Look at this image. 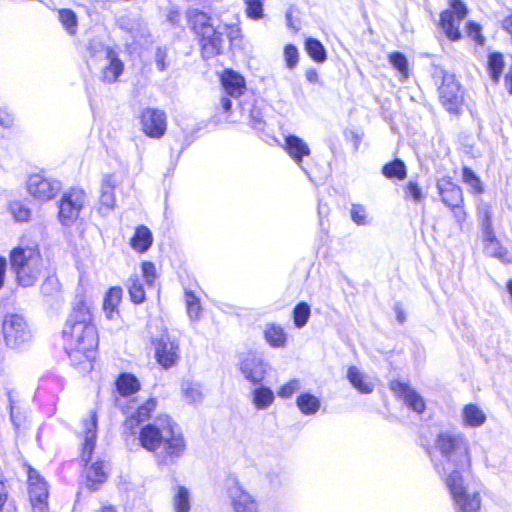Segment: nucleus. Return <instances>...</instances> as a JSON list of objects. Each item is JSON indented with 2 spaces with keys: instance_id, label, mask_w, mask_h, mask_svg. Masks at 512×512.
<instances>
[{
  "instance_id": "obj_1",
  "label": "nucleus",
  "mask_w": 512,
  "mask_h": 512,
  "mask_svg": "<svg viewBox=\"0 0 512 512\" xmlns=\"http://www.w3.org/2000/svg\"><path fill=\"white\" fill-rule=\"evenodd\" d=\"M443 461L438 468L444 477L457 512H478L482 499L480 492L464 485L463 473L471 469V445L461 433L441 432L435 441Z\"/></svg>"
},
{
  "instance_id": "obj_2",
  "label": "nucleus",
  "mask_w": 512,
  "mask_h": 512,
  "mask_svg": "<svg viewBox=\"0 0 512 512\" xmlns=\"http://www.w3.org/2000/svg\"><path fill=\"white\" fill-rule=\"evenodd\" d=\"M141 447L153 452L159 465H171L186 452V441L177 425L167 415L158 416L139 432Z\"/></svg>"
},
{
  "instance_id": "obj_3",
  "label": "nucleus",
  "mask_w": 512,
  "mask_h": 512,
  "mask_svg": "<svg viewBox=\"0 0 512 512\" xmlns=\"http://www.w3.org/2000/svg\"><path fill=\"white\" fill-rule=\"evenodd\" d=\"M64 340L75 352H93L97 349L99 338L88 305L79 300L72 308L63 331Z\"/></svg>"
},
{
  "instance_id": "obj_4",
  "label": "nucleus",
  "mask_w": 512,
  "mask_h": 512,
  "mask_svg": "<svg viewBox=\"0 0 512 512\" xmlns=\"http://www.w3.org/2000/svg\"><path fill=\"white\" fill-rule=\"evenodd\" d=\"M83 434L81 461L85 463V484L88 489L96 491L108 478V466L100 460L92 461L97 438V416L94 411L83 421Z\"/></svg>"
},
{
  "instance_id": "obj_5",
  "label": "nucleus",
  "mask_w": 512,
  "mask_h": 512,
  "mask_svg": "<svg viewBox=\"0 0 512 512\" xmlns=\"http://www.w3.org/2000/svg\"><path fill=\"white\" fill-rule=\"evenodd\" d=\"M9 259L18 285L31 287L37 282L42 270V257L36 245L13 248Z\"/></svg>"
},
{
  "instance_id": "obj_6",
  "label": "nucleus",
  "mask_w": 512,
  "mask_h": 512,
  "mask_svg": "<svg viewBox=\"0 0 512 512\" xmlns=\"http://www.w3.org/2000/svg\"><path fill=\"white\" fill-rule=\"evenodd\" d=\"M91 61L99 65V78L102 82L112 84L118 81L124 71V63L118 54L108 46L101 43L95 47L90 46Z\"/></svg>"
},
{
  "instance_id": "obj_7",
  "label": "nucleus",
  "mask_w": 512,
  "mask_h": 512,
  "mask_svg": "<svg viewBox=\"0 0 512 512\" xmlns=\"http://www.w3.org/2000/svg\"><path fill=\"white\" fill-rule=\"evenodd\" d=\"M2 332L5 343L10 349H17L21 344L32 338L31 330L23 315L7 313L2 322Z\"/></svg>"
},
{
  "instance_id": "obj_8",
  "label": "nucleus",
  "mask_w": 512,
  "mask_h": 512,
  "mask_svg": "<svg viewBox=\"0 0 512 512\" xmlns=\"http://www.w3.org/2000/svg\"><path fill=\"white\" fill-rule=\"evenodd\" d=\"M467 7L461 0H451L450 8L440 15L439 26L450 41L462 38L460 25L467 16Z\"/></svg>"
},
{
  "instance_id": "obj_9",
  "label": "nucleus",
  "mask_w": 512,
  "mask_h": 512,
  "mask_svg": "<svg viewBox=\"0 0 512 512\" xmlns=\"http://www.w3.org/2000/svg\"><path fill=\"white\" fill-rule=\"evenodd\" d=\"M86 202V193L79 188L65 192L59 201L58 219L63 226H71L79 217Z\"/></svg>"
},
{
  "instance_id": "obj_10",
  "label": "nucleus",
  "mask_w": 512,
  "mask_h": 512,
  "mask_svg": "<svg viewBox=\"0 0 512 512\" xmlns=\"http://www.w3.org/2000/svg\"><path fill=\"white\" fill-rule=\"evenodd\" d=\"M28 496L32 512H50L49 488L45 479L33 468L28 470Z\"/></svg>"
},
{
  "instance_id": "obj_11",
  "label": "nucleus",
  "mask_w": 512,
  "mask_h": 512,
  "mask_svg": "<svg viewBox=\"0 0 512 512\" xmlns=\"http://www.w3.org/2000/svg\"><path fill=\"white\" fill-rule=\"evenodd\" d=\"M226 493L233 512H259L257 500L236 478L228 480Z\"/></svg>"
},
{
  "instance_id": "obj_12",
  "label": "nucleus",
  "mask_w": 512,
  "mask_h": 512,
  "mask_svg": "<svg viewBox=\"0 0 512 512\" xmlns=\"http://www.w3.org/2000/svg\"><path fill=\"white\" fill-rule=\"evenodd\" d=\"M439 97L442 105L450 113H458L463 102V95L458 81L452 74H444L439 87Z\"/></svg>"
},
{
  "instance_id": "obj_13",
  "label": "nucleus",
  "mask_w": 512,
  "mask_h": 512,
  "mask_svg": "<svg viewBox=\"0 0 512 512\" xmlns=\"http://www.w3.org/2000/svg\"><path fill=\"white\" fill-rule=\"evenodd\" d=\"M481 227L484 242V253L489 257L500 260L501 262H508V251L501 245L500 241L494 234L491 215L488 210L484 211Z\"/></svg>"
},
{
  "instance_id": "obj_14",
  "label": "nucleus",
  "mask_w": 512,
  "mask_h": 512,
  "mask_svg": "<svg viewBox=\"0 0 512 512\" xmlns=\"http://www.w3.org/2000/svg\"><path fill=\"white\" fill-rule=\"evenodd\" d=\"M61 189V183L56 180L44 178L40 174L31 175L27 181L28 193L38 201L53 199Z\"/></svg>"
},
{
  "instance_id": "obj_15",
  "label": "nucleus",
  "mask_w": 512,
  "mask_h": 512,
  "mask_svg": "<svg viewBox=\"0 0 512 512\" xmlns=\"http://www.w3.org/2000/svg\"><path fill=\"white\" fill-rule=\"evenodd\" d=\"M140 122L143 132L151 138H161L167 128L166 114L155 108H146L141 112Z\"/></svg>"
},
{
  "instance_id": "obj_16",
  "label": "nucleus",
  "mask_w": 512,
  "mask_h": 512,
  "mask_svg": "<svg viewBox=\"0 0 512 512\" xmlns=\"http://www.w3.org/2000/svg\"><path fill=\"white\" fill-rule=\"evenodd\" d=\"M243 377L252 384H259L267 373V365L256 354H246L239 363Z\"/></svg>"
},
{
  "instance_id": "obj_17",
  "label": "nucleus",
  "mask_w": 512,
  "mask_h": 512,
  "mask_svg": "<svg viewBox=\"0 0 512 512\" xmlns=\"http://www.w3.org/2000/svg\"><path fill=\"white\" fill-rule=\"evenodd\" d=\"M390 388L411 410L418 414L423 413L426 407L425 401L409 384L395 380L391 382Z\"/></svg>"
},
{
  "instance_id": "obj_18",
  "label": "nucleus",
  "mask_w": 512,
  "mask_h": 512,
  "mask_svg": "<svg viewBox=\"0 0 512 512\" xmlns=\"http://www.w3.org/2000/svg\"><path fill=\"white\" fill-rule=\"evenodd\" d=\"M198 44L201 49V54L204 59H211L222 52L224 39L222 26L214 27L205 35L197 37Z\"/></svg>"
},
{
  "instance_id": "obj_19",
  "label": "nucleus",
  "mask_w": 512,
  "mask_h": 512,
  "mask_svg": "<svg viewBox=\"0 0 512 512\" xmlns=\"http://www.w3.org/2000/svg\"><path fill=\"white\" fill-rule=\"evenodd\" d=\"M117 182L112 174H106L102 178L100 187L99 206L98 212L106 216L108 215L116 205L115 188Z\"/></svg>"
},
{
  "instance_id": "obj_20",
  "label": "nucleus",
  "mask_w": 512,
  "mask_h": 512,
  "mask_svg": "<svg viewBox=\"0 0 512 512\" xmlns=\"http://www.w3.org/2000/svg\"><path fill=\"white\" fill-rule=\"evenodd\" d=\"M284 150L293 159V161L306 173L303 167V158L309 156L311 151L308 144L300 137L289 134L284 138Z\"/></svg>"
},
{
  "instance_id": "obj_21",
  "label": "nucleus",
  "mask_w": 512,
  "mask_h": 512,
  "mask_svg": "<svg viewBox=\"0 0 512 512\" xmlns=\"http://www.w3.org/2000/svg\"><path fill=\"white\" fill-rule=\"evenodd\" d=\"M186 19L189 28L196 35V38L200 35H205L206 32L211 31L215 27L212 24L211 16L196 8L186 11Z\"/></svg>"
},
{
  "instance_id": "obj_22",
  "label": "nucleus",
  "mask_w": 512,
  "mask_h": 512,
  "mask_svg": "<svg viewBox=\"0 0 512 512\" xmlns=\"http://www.w3.org/2000/svg\"><path fill=\"white\" fill-rule=\"evenodd\" d=\"M437 189L442 202L447 206H458L463 203L462 189L450 178L444 177L437 182Z\"/></svg>"
},
{
  "instance_id": "obj_23",
  "label": "nucleus",
  "mask_w": 512,
  "mask_h": 512,
  "mask_svg": "<svg viewBox=\"0 0 512 512\" xmlns=\"http://www.w3.org/2000/svg\"><path fill=\"white\" fill-rule=\"evenodd\" d=\"M222 86L225 93L234 99H238L246 89L244 78L233 70H225Z\"/></svg>"
},
{
  "instance_id": "obj_24",
  "label": "nucleus",
  "mask_w": 512,
  "mask_h": 512,
  "mask_svg": "<svg viewBox=\"0 0 512 512\" xmlns=\"http://www.w3.org/2000/svg\"><path fill=\"white\" fill-rule=\"evenodd\" d=\"M485 412L476 404H467L461 411V422L465 428H478L486 422Z\"/></svg>"
},
{
  "instance_id": "obj_25",
  "label": "nucleus",
  "mask_w": 512,
  "mask_h": 512,
  "mask_svg": "<svg viewBox=\"0 0 512 512\" xmlns=\"http://www.w3.org/2000/svg\"><path fill=\"white\" fill-rule=\"evenodd\" d=\"M122 288L111 287L105 294L103 300V311L109 320H114L119 316L118 306L122 300Z\"/></svg>"
},
{
  "instance_id": "obj_26",
  "label": "nucleus",
  "mask_w": 512,
  "mask_h": 512,
  "mask_svg": "<svg viewBox=\"0 0 512 512\" xmlns=\"http://www.w3.org/2000/svg\"><path fill=\"white\" fill-rule=\"evenodd\" d=\"M264 337L268 344L275 349L284 348L287 341V333L284 328L276 323L266 324Z\"/></svg>"
},
{
  "instance_id": "obj_27",
  "label": "nucleus",
  "mask_w": 512,
  "mask_h": 512,
  "mask_svg": "<svg viewBox=\"0 0 512 512\" xmlns=\"http://www.w3.org/2000/svg\"><path fill=\"white\" fill-rule=\"evenodd\" d=\"M153 242V236L150 229L144 225L136 228L133 237L130 240L131 247L138 253L146 252Z\"/></svg>"
},
{
  "instance_id": "obj_28",
  "label": "nucleus",
  "mask_w": 512,
  "mask_h": 512,
  "mask_svg": "<svg viewBox=\"0 0 512 512\" xmlns=\"http://www.w3.org/2000/svg\"><path fill=\"white\" fill-rule=\"evenodd\" d=\"M296 406L305 416H312L319 412L321 408V400L314 394L305 392L298 395Z\"/></svg>"
},
{
  "instance_id": "obj_29",
  "label": "nucleus",
  "mask_w": 512,
  "mask_h": 512,
  "mask_svg": "<svg viewBox=\"0 0 512 512\" xmlns=\"http://www.w3.org/2000/svg\"><path fill=\"white\" fill-rule=\"evenodd\" d=\"M156 408V400L151 398L141 405L136 412L131 414L125 421V426L128 429H133L134 426L144 422L150 418L151 413Z\"/></svg>"
},
{
  "instance_id": "obj_30",
  "label": "nucleus",
  "mask_w": 512,
  "mask_h": 512,
  "mask_svg": "<svg viewBox=\"0 0 512 512\" xmlns=\"http://www.w3.org/2000/svg\"><path fill=\"white\" fill-rule=\"evenodd\" d=\"M347 378L352 386L360 393L368 394L374 389L373 382H371L368 377L355 366L348 369Z\"/></svg>"
},
{
  "instance_id": "obj_31",
  "label": "nucleus",
  "mask_w": 512,
  "mask_h": 512,
  "mask_svg": "<svg viewBox=\"0 0 512 512\" xmlns=\"http://www.w3.org/2000/svg\"><path fill=\"white\" fill-rule=\"evenodd\" d=\"M172 505L175 512H190L191 495L190 491L181 485L173 488Z\"/></svg>"
},
{
  "instance_id": "obj_32",
  "label": "nucleus",
  "mask_w": 512,
  "mask_h": 512,
  "mask_svg": "<svg viewBox=\"0 0 512 512\" xmlns=\"http://www.w3.org/2000/svg\"><path fill=\"white\" fill-rule=\"evenodd\" d=\"M151 343L155 352H175L179 348L175 337L167 331L153 337Z\"/></svg>"
},
{
  "instance_id": "obj_33",
  "label": "nucleus",
  "mask_w": 512,
  "mask_h": 512,
  "mask_svg": "<svg viewBox=\"0 0 512 512\" xmlns=\"http://www.w3.org/2000/svg\"><path fill=\"white\" fill-rule=\"evenodd\" d=\"M126 287L130 296V299L135 304H141L146 299V293L144 286L140 280L139 275H131L126 282Z\"/></svg>"
},
{
  "instance_id": "obj_34",
  "label": "nucleus",
  "mask_w": 512,
  "mask_h": 512,
  "mask_svg": "<svg viewBox=\"0 0 512 512\" xmlns=\"http://www.w3.org/2000/svg\"><path fill=\"white\" fill-rule=\"evenodd\" d=\"M273 391L268 387H258L252 392V403L258 410L267 409L274 402Z\"/></svg>"
},
{
  "instance_id": "obj_35",
  "label": "nucleus",
  "mask_w": 512,
  "mask_h": 512,
  "mask_svg": "<svg viewBox=\"0 0 512 512\" xmlns=\"http://www.w3.org/2000/svg\"><path fill=\"white\" fill-rule=\"evenodd\" d=\"M117 390L123 396H129L140 389L139 380L132 374L123 373L116 381Z\"/></svg>"
},
{
  "instance_id": "obj_36",
  "label": "nucleus",
  "mask_w": 512,
  "mask_h": 512,
  "mask_svg": "<svg viewBox=\"0 0 512 512\" xmlns=\"http://www.w3.org/2000/svg\"><path fill=\"white\" fill-rule=\"evenodd\" d=\"M382 174L388 179L404 180L407 176V168L401 159H394L382 167Z\"/></svg>"
},
{
  "instance_id": "obj_37",
  "label": "nucleus",
  "mask_w": 512,
  "mask_h": 512,
  "mask_svg": "<svg viewBox=\"0 0 512 512\" xmlns=\"http://www.w3.org/2000/svg\"><path fill=\"white\" fill-rule=\"evenodd\" d=\"M305 50L315 62L323 63L327 59L326 49L318 39L307 38L305 40Z\"/></svg>"
},
{
  "instance_id": "obj_38",
  "label": "nucleus",
  "mask_w": 512,
  "mask_h": 512,
  "mask_svg": "<svg viewBox=\"0 0 512 512\" xmlns=\"http://www.w3.org/2000/svg\"><path fill=\"white\" fill-rule=\"evenodd\" d=\"M488 72L490 78L498 83L504 68L503 55L499 52H493L488 57Z\"/></svg>"
},
{
  "instance_id": "obj_39",
  "label": "nucleus",
  "mask_w": 512,
  "mask_h": 512,
  "mask_svg": "<svg viewBox=\"0 0 512 512\" xmlns=\"http://www.w3.org/2000/svg\"><path fill=\"white\" fill-rule=\"evenodd\" d=\"M246 105V103H240L242 112L245 113L248 111L249 125L257 131H263L265 127V121L263 119V113L261 109L254 105H252L251 108H247Z\"/></svg>"
},
{
  "instance_id": "obj_40",
  "label": "nucleus",
  "mask_w": 512,
  "mask_h": 512,
  "mask_svg": "<svg viewBox=\"0 0 512 512\" xmlns=\"http://www.w3.org/2000/svg\"><path fill=\"white\" fill-rule=\"evenodd\" d=\"M58 19L68 34L74 35L77 31L78 19L75 12L71 9H60Z\"/></svg>"
},
{
  "instance_id": "obj_41",
  "label": "nucleus",
  "mask_w": 512,
  "mask_h": 512,
  "mask_svg": "<svg viewBox=\"0 0 512 512\" xmlns=\"http://www.w3.org/2000/svg\"><path fill=\"white\" fill-rule=\"evenodd\" d=\"M70 361L75 369L80 373L86 374L94 367L95 358L89 354H69Z\"/></svg>"
},
{
  "instance_id": "obj_42",
  "label": "nucleus",
  "mask_w": 512,
  "mask_h": 512,
  "mask_svg": "<svg viewBox=\"0 0 512 512\" xmlns=\"http://www.w3.org/2000/svg\"><path fill=\"white\" fill-rule=\"evenodd\" d=\"M311 315L310 306L306 302H299L293 309L292 317L295 327L303 328Z\"/></svg>"
},
{
  "instance_id": "obj_43",
  "label": "nucleus",
  "mask_w": 512,
  "mask_h": 512,
  "mask_svg": "<svg viewBox=\"0 0 512 512\" xmlns=\"http://www.w3.org/2000/svg\"><path fill=\"white\" fill-rule=\"evenodd\" d=\"M185 303L187 315L192 320H198L202 313V307L199 298L192 291H185Z\"/></svg>"
},
{
  "instance_id": "obj_44",
  "label": "nucleus",
  "mask_w": 512,
  "mask_h": 512,
  "mask_svg": "<svg viewBox=\"0 0 512 512\" xmlns=\"http://www.w3.org/2000/svg\"><path fill=\"white\" fill-rule=\"evenodd\" d=\"M351 220L358 226H368L372 222V218L367 212V208L362 204H352L350 208Z\"/></svg>"
},
{
  "instance_id": "obj_45",
  "label": "nucleus",
  "mask_w": 512,
  "mask_h": 512,
  "mask_svg": "<svg viewBox=\"0 0 512 512\" xmlns=\"http://www.w3.org/2000/svg\"><path fill=\"white\" fill-rule=\"evenodd\" d=\"M8 209L17 222H26L31 217V210L21 201L10 202Z\"/></svg>"
},
{
  "instance_id": "obj_46",
  "label": "nucleus",
  "mask_w": 512,
  "mask_h": 512,
  "mask_svg": "<svg viewBox=\"0 0 512 512\" xmlns=\"http://www.w3.org/2000/svg\"><path fill=\"white\" fill-rule=\"evenodd\" d=\"M462 179L463 182L470 187L473 193L481 194L483 192L481 180L471 168L466 166L463 167Z\"/></svg>"
},
{
  "instance_id": "obj_47",
  "label": "nucleus",
  "mask_w": 512,
  "mask_h": 512,
  "mask_svg": "<svg viewBox=\"0 0 512 512\" xmlns=\"http://www.w3.org/2000/svg\"><path fill=\"white\" fill-rule=\"evenodd\" d=\"M390 64L400 73L401 77L407 79L409 76L408 60L401 52H392L389 55Z\"/></svg>"
},
{
  "instance_id": "obj_48",
  "label": "nucleus",
  "mask_w": 512,
  "mask_h": 512,
  "mask_svg": "<svg viewBox=\"0 0 512 512\" xmlns=\"http://www.w3.org/2000/svg\"><path fill=\"white\" fill-rule=\"evenodd\" d=\"M61 291V284L54 275L48 276L41 284V293L44 297L55 298Z\"/></svg>"
},
{
  "instance_id": "obj_49",
  "label": "nucleus",
  "mask_w": 512,
  "mask_h": 512,
  "mask_svg": "<svg viewBox=\"0 0 512 512\" xmlns=\"http://www.w3.org/2000/svg\"><path fill=\"white\" fill-rule=\"evenodd\" d=\"M425 196L419 184L410 180L404 188V199L412 200L415 204H419L424 200Z\"/></svg>"
},
{
  "instance_id": "obj_50",
  "label": "nucleus",
  "mask_w": 512,
  "mask_h": 512,
  "mask_svg": "<svg viewBox=\"0 0 512 512\" xmlns=\"http://www.w3.org/2000/svg\"><path fill=\"white\" fill-rule=\"evenodd\" d=\"M245 4V14L249 19L260 20L263 16L264 0H243Z\"/></svg>"
},
{
  "instance_id": "obj_51",
  "label": "nucleus",
  "mask_w": 512,
  "mask_h": 512,
  "mask_svg": "<svg viewBox=\"0 0 512 512\" xmlns=\"http://www.w3.org/2000/svg\"><path fill=\"white\" fill-rule=\"evenodd\" d=\"M182 392L189 403H198L203 399V394L198 384L190 382L184 383L182 386Z\"/></svg>"
},
{
  "instance_id": "obj_52",
  "label": "nucleus",
  "mask_w": 512,
  "mask_h": 512,
  "mask_svg": "<svg viewBox=\"0 0 512 512\" xmlns=\"http://www.w3.org/2000/svg\"><path fill=\"white\" fill-rule=\"evenodd\" d=\"M284 59L286 62V66L289 69H293L297 66L299 61V53L298 49L293 44H287L284 48Z\"/></svg>"
},
{
  "instance_id": "obj_53",
  "label": "nucleus",
  "mask_w": 512,
  "mask_h": 512,
  "mask_svg": "<svg viewBox=\"0 0 512 512\" xmlns=\"http://www.w3.org/2000/svg\"><path fill=\"white\" fill-rule=\"evenodd\" d=\"M141 270L146 285L153 286L157 278L155 265L150 261H144Z\"/></svg>"
},
{
  "instance_id": "obj_54",
  "label": "nucleus",
  "mask_w": 512,
  "mask_h": 512,
  "mask_svg": "<svg viewBox=\"0 0 512 512\" xmlns=\"http://www.w3.org/2000/svg\"><path fill=\"white\" fill-rule=\"evenodd\" d=\"M300 389V382L297 379H292L278 390V396L284 399L290 398L295 392Z\"/></svg>"
},
{
  "instance_id": "obj_55",
  "label": "nucleus",
  "mask_w": 512,
  "mask_h": 512,
  "mask_svg": "<svg viewBox=\"0 0 512 512\" xmlns=\"http://www.w3.org/2000/svg\"><path fill=\"white\" fill-rule=\"evenodd\" d=\"M168 56V49L166 46H158L155 51V63L159 71H165L168 68V62L166 61Z\"/></svg>"
},
{
  "instance_id": "obj_56",
  "label": "nucleus",
  "mask_w": 512,
  "mask_h": 512,
  "mask_svg": "<svg viewBox=\"0 0 512 512\" xmlns=\"http://www.w3.org/2000/svg\"><path fill=\"white\" fill-rule=\"evenodd\" d=\"M177 354H154L156 362L164 369H168L175 365L177 361Z\"/></svg>"
},
{
  "instance_id": "obj_57",
  "label": "nucleus",
  "mask_w": 512,
  "mask_h": 512,
  "mask_svg": "<svg viewBox=\"0 0 512 512\" xmlns=\"http://www.w3.org/2000/svg\"><path fill=\"white\" fill-rule=\"evenodd\" d=\"M467 33L469 37H471L473 40H475L477 43L482 44L484 39L481 34V27L479 24L475 22H468L467 23Z\"/></svg>"
},
{
  "instance_id": "obj_58",
  "label": "nucleus",
  "mask_w": 512,
  "mask_h": 512,
  "mask_svg": "<svg viewBox=\"0 0 512 512\" xmlns=\"http://www.w3.org/2000/svg\"><path fill=\"white\" fill-rule=\"evenodd\" d=\"M166 19L172 26L180 25L181 14L179 9L174 6L170 7L166 15Z\"/></svg>"
},
{
  "instance_id": "obj_59",
  "label": "nucleus",
  "mask_w": 512,
  "mask_h": 512,
  "mask_svg": "<svg viewBox=\"0 0 512 512\" xmlns=\"http://www.w3.org/2000/svg\"><path fill=\"white\" fill-rule=\"evenodd\" d=\"M223 34L227 33L228 38L231 43H234L238 37H240V29L237 26L233 25H223L222 26Z\"/></svg>"
},
{
  "instance_id": "obj_60",
  "label": "nucleus",
  "mask_w": 512,
  "mask_h": 512,
  "mask_svg": "<svg viewBox=\"0 0 512 512\" xmlns=\"http://www.w3.org/2000/svg\"><path fill=\"white\" fill-rule=\"evenodd\" d=\"M452 210L453 215L459 225H461L466 219V212L463 209L462 204H458V206H449Z\"/></svg>"
},
{
  "instance_id": "obj_61",
  "label": "nucleus",
  "mask_w": 512,
  "mask_h": 512,
  "mask_svg": "<svg viewBox=\"0 0 512 512\" xmlns=\"http://www.w3.org/2000/svg\"><path fill=\"white\" fill-rule=\"evenodd\" d=\"M15 124L14 116L6 113L0 114V126L4 129H11Z\"/></svg>"
},
{
  "instance_id": "obj_62",
  "label": "nucleus",
  "mask_w": 512,
  "mask_h": 512,
  "mask_svg": "<svg viewBox=\"0 0 512 512\" xmlns=\"http://www.w3.org/2000/svg\"><path fill=\"white\" fill-rule=\"evenodd\" d=\"M8 500V491L5 484L0 480V512H4V507Z\"/></svg>"
},
{
  "instance_id": "obj_63",
  "label": "nucleus",
  "mask_w": 512,
  "mask_h": 512,
  "mask_svg": "<svg viewBox=\"0 0 512 512\" xmlns=\"http://www.w3.org/2000/svg\"><path fill=\"white\" fill-rule=\"evenodd\" d=\"M307 81L311 84H317L320 82L318 72L314 68H309L305 72Z\"/></svg>"
},
{
  "instance_id": "obj_64",
  "label": "nucleus",
  "mask_w": 512,
  "mask_h": 512,
  "mask_svg": "<svg viewBox=\"0 0 512 512\" xmlns=\"http://www.w3.org/2000/svg\"><path fill=\"white\" fill-rule=\"evenodd\" d=\"M6 269L7 260L4 256H0V289L3 288L5 283Z\"/></svg>"
}]
</instances>
